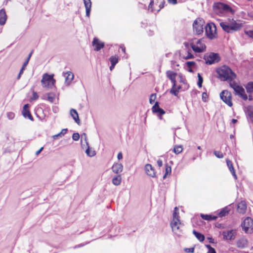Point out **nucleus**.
Instances as JSON below:
<instances>
[{"mask_svg": "<svg viewBox=\"0 0 253 253\" xmlns=\"http://www.w3.org/2000/svg\"><path fill=\"white\" fill-rule=\"evenodd\" d=\"M216 72L222 81H232L236 78V74L227 66H222L217 69Z\"/></svg>", "mask_w": 253, "mask_h": 253, "instance_id": "f257e3e1", "label": "nucleus"}, {"mask_svg": "<svg viewBox=\"0 0 253 253\" xmlns=\"http://www.w3.org/2000/svg\"><path fill=\"white\" fill-rule=\"evenodd\" d=\"M220 26L224 31L232 33L239 30L242 24L237 23L233 19H228L227 21L221 22Z\"/></svg>", "mask_w": 253, "mask_h": 253, "instance_id": "f03ea898", "label": "nucleus"}, {"mask_svg": "<svg viewBox=\"0 0 253 253\" xmlns=\"http://www.w3.org/2000/svg\"><path fill=\"white\" fill-rule=\"evenodd\" d=\"M213 9L214 12L219 15H223L227 13H234L233 10L228 5L220 2L214 3Z\"/></svg>", "mask_w": 253, "mask_h": 253, "instance_id": "7ed1b4c3", "label": "nucleus"}, {"mask_svg": "<svg viewBox=\"0 0 253 253\" xmlns=\"http://www.w3.org/2000/svg\"><path fill=\"white\" fill-rule=\"evenodd\" d=\"M178 214V209L177 207H175L173 213V219L171 221L170 226L172 231L175 234H178L180 228L182 226Z\"/></svg>", "mask_w": 253, "mask_h": 253, "instance_id": "20e7f679", "label": "nucleus"}, {"mask_svg": "<svg viewBox=\"0 0 253 253\" xmlns=\"http://www.w3.org/2000/svg\"><path fill=\"white\" fill-rule=\"evenodd\" d=\"M190 47L194 52L197 53H201L204 51L206 48L202 39L198 40L196 39H193L190 42Z\"/></svg>", "mask_w": 253, "mask_h": 253, "instance_id": "39448f33", "label": "nucleus"}, {"mask_svg": "<svg viewBox=\"0 0 253 253\" xmlns=\"http://www.w3.org/2000/svg\"><path fill=\"white\" fill-rule=\"evenodd\" d=\"M229 84L230 87L235 92L236 94L239 95L244 100H246L248 99V96L245 93V90L241 86H240L234 81H231Z\"/></svg>", "mask_w": 253, "mask_h": 253, "instance_id": "423d86ee", "label": "nucleus"}, {"mask_svg": "<svg viewBox=\"0 0 253 253\" xmlns=\"http://www.w3.org/2000/svg\"><path fill=\"white\" fill-rule=\"evenodd\" d=\"M55 82V81L53 79V76L48 75L47 74H44L41 80L42 86L47 89L52 88L54 87Z\"/></svg>", "mask_w": 253, "mask_h": 253, "instance_id": "0eeeda50", "label": "nucleus"}, {"mask_svg": "<svg viewBox=\"0 0 253 253\" xmlns=\"http://www.w3.org/2000/svg\"><path fill=\"white\" fill-rule=\"evenodd\" d=\"M203 59L205 60L206 64L208 65L216 63L220 60L219 54L214 52L205 54Z\"/></svg>", "mask_w": 253, "mask_h": 253, "instance_id": "6e6552de", "label": "nucleus"}, {"mask_svg": "<svg viewBox=\"0 0 253 253\" xmlns=\"http://www.w3.org/2000/svg\"><path fill=\"white\" fill-rule=\"evenodd\" d=\"M205 32L207 37L211 39L216 38L217 35L216 27L213 23H209L205 27Z\"/></svg>", "mask_w": 253, "mask_h": 253, "instance_id": "1a4fd4ad", "label": "nucleus"}, {"mask_svg": "<svg viewBox=\"0 0 253 253\" xmlns=\"http://www.w3.org/2000/svg\"><path fill=\"white\" fill-rule=\"evenodd\" d=\"M243 230L246 233H251L253 232V220L250 217H246L242 224Z\"/></svg>", "mask_w": 253, "mask_h": 253, "instance_id": "9d476101", "label": "nucleus"}, {"mask_svg": "<svg viewBox=\"0 0 253 253\" xmlns=\"http://www.w3.org/2000/svg\"><path fill=\"white\" fill-rule=\"evenodd\" d=\"M220 97L228 106L231 107L232 106L233 104L231 101L232 95L230 91L227 90L222 91L220 93Z\"/></svg>", "mask_w": 253, "mask_h": 253, "instance_id": "9b49d317", "label": "nucleus"}, {"mask_svg": "<svg viewBox=\"0 0 253 253\" xmlns=\"http://www.w3.org/2000/svg\"><path fill=\"white\" fill-rule=\"evenodd\" d=\"M223 239L227 240H234L237 235V231L235 229L226 230L222 233Z\"/></svg>", "mask_w": 253, "mask_h": 253, "instance_id": "f8f14e48", "label": "nucleus"}, {"mask_svg": "<svg viewBox=\"0 0 253 253\" xmlns=\"http://www.w3.org/2000/svg\"><path fill=\"white\" fill-rule=\"evenodd\" d=\"M203 21L201 20L196 19L193 24L194 31L197 34L200 35L203 32Z\"/></svg>", "mask_w": 253, "mask_h": 253, "instance_id": "ddd939ff", "label": "nucleus"}, {"mask_svg": "<svg viewBox=\"0 0 253 253\" xmlns=\"http://www.w3.org/2000/svg\"><path fill=\"white\" fill-rule=\"evenodd\" d=\"M152 111L154 113H157L158 116L161 119V116L165 114V111L159 107V104L158 101L155 103L154 105L152 108Z\"/></svg>", "mask_w": 253, "mask_h": 253, "instance_id": "4468645a", "label": "nucleus"}, {"mask_svg": "<svg viewBox=\"0 0 253 253\" xmlns=\"http://www.w3.org/2000/svg\"><path fill=\"white\" fill-rule=\"evenodd\" d=\"M92 45L95 46V50L99 51L104 46V43L100 42L97 38H94L92 41Z\"/></svg>", "mask_w": 253, "mask_h": 253, "instance_id": "2eb2a0df", "label": "nucleus"}, {"mask_svg": "<svg viewBox=\"0 0 253 253\" xmlns=\"http://www.w3.org/2000/svg\"><path fill=\"white\" fill-rule=\"evenodd\" d=\"M29 105L28 104L24 105L22 110V115L25 118H28L31 121H33L34 119L29 110Z\"/></svg>", "mask_w": 253, "mask_h": 253, "instance_id": "dca6fc26", "label": "nucleus"}, {"mask_svg": "<svg viewBox=\"0 0 253 253\" xmlns=\"http://www.w3.org/2000/svg\"><path fill=\"white\" fill-rule=\"evenodd\" d=\"M63 75L65 79V84L67 85H69L74 79V74L72 72L68 71L67 72L63 73Z\"/></svg>", "mask_w": 253, "mask_h": 253, "instance_id": "f3484780", "label": "nucleus"}, {"mask_svg": "<svg viewBox=\"0 0 253 253\" xmlns=\"http://www.w3.org/2000/svg\"><path fill=\"white\" fill-rule=\"evenodd\" d=\"M145 170L146 174L152 177H154L156 176L154 169L150 164H146L145 166Z\"/></svg>", "mask_w": 253, "mask_h": 253, "instance_id": "a211bd4d", "label": "nucleus"}, {"mask_svg": "<svg viewBox=\"0 0 253 253\" xmlns=\"http://www.w3.org/2000/svg\"><path fill=\"white\" fill-rule=\"evenodd\" d=\"M167 77L171 81L173 86H176V76L177 74L171 71H168L166 72Z\"/></svg>", "mask_w": 253, "mask_h": 253, "instance_id": "6ab92c4d", "label": "nucleus"}, {"mask_svg": "<svg viewBox=\"0 0 253 253\" xmlns=\"http://www.w3.org/2000/svg\"><path fill=\"white\" fill-rule=\"evenodd\" d=\"M247 210V205L245 201H241L238 204L237 206V211L240 213H245Z\"/></svg>", "mask_w": 253, "mask_h": 253, "instance_id": "aec40b11", "label": "nucleus"}, {"mask_svg": "<svg viewBox=\"0 0 253 253\" xmlns=\"http://www.w3.org/2000/svg\"><path fill=\"white\" fill-rule=\"evenodd\" d=\"M123 165L122 164L119 163H115L112 167V171L114 173H117V174L121 172L123 170Z\"/></svg>", "mask_w": 253, "mask_h": 253, "instance_id": "412c9836", "label": "nucleus"}, {"mask_svg": "<svg viewBox=\"0 0 253 253\" xmlns=\"http://www.w3.org/2000/svg\"><path fill=\"white\" fill-rule=\"evenodd\" d=\"M84 6L85 8L86 16L89 17L90 16L91 7V1L90 0H83Z\"/></svg>", "mask_w": 253, "mask_h": 253, "instance_id": "4be33fe9", "label": "nucleus"}, {"mask_svg": "<svg viewBox=\"0 0 253 253\" xmlns=\"http://www.w3.org/2000/svg\"><path fill=\"white\" fill-rule=\"evenodd\" d=\"M236 245L239 248H244L248 245L247 240L244 238H241L237 241Z\"/></svg>", "mask_w": 253, "mask_h": 253, "instance_id": "5701e85b", "label": "nucleus"}, {"mask_svg": "<svg viewBox=\"0 0 253 253\" xmlns=\"http://www.w3.org/2000/svg\"><path fill=\"white\" fill-rule=\"evenodd\" d=\"M7 19V16L5 11L4 9L0 10V25H3L5 24Z\"/></svg>", "mask_w": 253, "mask_h": 253, "instance_id": "b1692460", "label": "nucleus"}, {"mask_svg": "<svg viewBox=\"0 0 253 253\" xmlns=\"http://www.w3.org/2000/svg\"><path fill=\"white\" fill-rule=\"evenodd\" d=\"M70 115L72 117L74 120L78 124H80V119L79 115L77 111L74 109H71L70 110Z\"/></svg>", "mask_w": 253, "mask_h": 253, "instance_id": "393cba45", "label": "nucleus"}, {"mask_svg": "<svg viewBox=\"0 0 253 253\" xmlns=\"http://www.w3.org/2000/svg\"><path fill=\"white\" fill-rule=\"evenodd\" d=\"M227 165L228 167V169L230 171L231 173H232V175L234 176L235 179H237V177L235 173V169L233 168V164L231 161H230L229 160H226Z\"/></svg>", "mask_w": 253, "mask_h": 253, "instance_id": "a878e982", "label": "nucleus"}, {"mask_svg": "<svg viewBox=\"0 0 253 253\" xmlns=\"http://www.w3.org/2000/svg\"><path fill=\"white\" fill-rule=\"evenodd\" d=\"M67 131H68L67 128L62 129L61 130V131H60V132L52 136L53 139H57L59 137H62L63 136H64L67 133Z\"/></svg>", "mask_w": 253, "mask_h": 253, "instance_id": "bb28decb", "label": "nucleus"}, {"mask_svg": "<svg viewBox=\"0 0 253 253\" xmlns=\"http://www.w3.org/2000/svg\"><path fill=\"white\" fill-rule=\"evenodd\" d=\"M122 177L120 175H117L112 179V183L114 185L118 186L121 182Z\"/></svg>", "mask_w": 253, "mask_h": 253, "instance_id": "cd10ccee", "label": "nucleus"}, {"mask_svg": "<svg viewBox=\"0 0 253 253\" xmlns=\"http://www.w3.org/2000/svg\"><path fill=\"white\" fill-rule=\"evenodd\" d=\"M193 233L200 242H203L205 240V236L203 234L196 231L195 230L193 231Z\"/></svg>", "mask_w": 253, "mask_h": 253, "instance_id": "c85d7f7f", "label": "nucleus"}, {"mask_svg": "<svg viewBox=\"0 0 253 253\" xmlns=\"http://www.w3.org/2000/svg\"><path fill=\"white\" fill-rule=\"evenodd\" d=\"M245 87L248 93H253V82L248 83Z\"/></svg>", "mask_w": 253, "mask_h": 253, "instance_id": "c756f323", "label": "nucleus"}, {"mask_svg": "<svg viewBox=\"0 0 253 253\" xmlns=\"http://www.w3.org/2000/svg\"><path fill=\"white\" fill-rule=\"evenodd\" d=\"M229 211V210L227 207H225L223 208L219 212L218 215L220 217H223L225 216L228 213Z\"/></svg>", "mask_w": 253, "mask_h": 253, "instance_id": "7c9ffc66", "label": "nucleus"}, {"mask_svg": "<svg viewBox=\"0 0 253 253\" xmlns=\"http://www.w3.org/2000/svg\"><path fill=\"white\" fill-rule=\"evenodd\" d=\"M175 86H173V84H172V88L170 90V93L174 96H177L180 87L178 86L177 88H176Z\"/></svg>", "mask_w": 253, "mask_h": 253, "instance_id": "2f4dec72", "label": "nucleus"}, {"mask_svg": "<svg viewBox=\"0 0 253 253\" xmlns=\"http://www.w3.org/2000/svg\"><path fill=\"white\" fill-rule=\"evenodd\" d=\"M165 3V0H157L156 5H158L159 7V9H157L158 12L162 8H163L164 7Z\"/></svg>", "mask_w": 253, "mask_h": 253, "instance_id": "473e14b6", "label": "nucleus"}, {"mask_svg": "<svg viewBox=\"0 0 253 253\" xmlns=\"http://www.w3.org/2000/svg\"><path fill=\"white\" fill-rule=\"evenodd\" d=\"M111 64L116 65L119 61L118 56L117 55L112 56L109 58Z\"/></svg>", "mask_w": 253, "mask_h": 253, "instance_id": "72a5a7b5", "label": "nucleus"}, {"mask_svg": "<svg viewBox=\"0 0 253 253\" xmlns=\"http://www.w3.org/2000/svg\"><path fill=\"white\" fill-rule=\"evenodd\" d=\"M171 171V168L170 166H169L167 164L165 165V173L163 176V179L166 178L168 174H169Z\"/></svg>", "mask_w": 253, "mask_h": 253, "instance_id": "f704fd0d", "label": "nucleus"}, {"mask_svg": "<svg viewBox=\"0 0 253 253\" xmlns=\"http://www.w3.org/2000/svg\"><path fill=\"white\" fill-rule=\"evenodd\" d=\"M87 148L85 150V153L87 154V156L89 157H93L95 155V152L93 150H90V148L89 146V144H88V145H87Z\"/></svg>", "mask_w": 253, "mask_h": 253, "instance_id": "c9c22d12", "label": "nucleus"}, {"mask_svg": "<svg viewBox=\"0 0 253 253\" xmlns=\"http://www.w3.org/2000/svg\"><path fill=\"white\" fill-rule=\"evenodd\" d=\"M47 100L51 103H53L55 100V94L53 93H48Z\"/></svg>", "mask_w": 253, "mask_h": 253, "instance_id": "e433bc0d", "label": "nucleus"}, {"mask_svg": "<svg viewBox=\"0 0 253 253\" xmlns=\"http://www.w3.org/2000/svg\"><path fill=\"white\" fill-rule=\"evenodd\" d=\"M32 53H33V51H31L30 54H29L28 57L27 58L26 60H25V61L24 62L23 64V66L21 68V69H23V70H25V67H26V66L27 65V64H28L29 63V61L30 60V59L32 55Z\"/></svg>", "mask_w": 253, "mask_h": 253, "instance_id": "4c0bfd02", "label": "nucleus"}, {"mask_svg": "<svg viewBox=\"0 0 253 253\" xmlns=\"http://www.w3.org/2000/svg\"><path fill=\"white\" fill-rule=\"evenodd\" d=\"M183 148L182 146L178 145V146H175L174 147L173 151L175 154H178L180 153L182 151Z\"/></svg>", "mask_w": 253, "mask_h": 253, "instance_id": "58836bf2", "label": "nucleus"}, {"mask_svg": "<svg viewBox=\"0 0 253 253\" xmlns=\"http://www.w3.org/2000/svg\"><path fill=\"white\" fill-rule=\"evenodd\" d=\"M83 141H84V143L86 144V145H88V142L87 141V136H86V134L85 133H84L81 135V144H82V147L83 146Z\"/></svg>", "mask_w": 253, "mask_h": 253, "instance_id": "ea45409f", "label": "nucleus"}, {"mask_svg": "<svg viewBox=\"0 0 253 253\" xmlns=\"http://www.w3.org/2000/svg\"><path fill=\"white\" fill-rule=\"evenodd\" d=\"M198 81L197 83V84L199 87H201L202 86V83L203 82V79L202 77L200 75L199 73L198 74Z\"/></svg>", "mask_w": 253, "mask_h": 253, "instance_id": "a19ab883", "label": "nucleus"}, {"mask_svg": "<svg viewBox=\"0 0 253 253\" xmlns=\"http://www.w3.org/2000/svg\"><path fill=\"white\" fill-rule=\"evenodd\" d=\"M201 217L202 219L208 221H211V215L210 214H201Z\"/></svg>", "mask_w": 253, "mask_h": 253, "instance_id": "79ce46f5", "label": "nucleus"}, {"mask_svg": "<svg viewBox=\"0 0 253 253\" xmlns=\"http://www.w3.org/2000/svg\"><path fill=\"white\" fill-rule=\"evenodd\" d=\"M156 98V93H153L152 94L149 98V102L150 104H153Z\"/></svg>", "mask_w": 253, "mask_h": 253, "instance_id": "37998d69", "label": "nucleus"}, {"mask_svg": "<svg viewBox=\"0 0 253 253\" xmlns=\"http://www.w3.org/2000/svg\"><path fill=\"white\" fill-rule=\"evenodd\" d=\"M213 153H214V155L218 158H222L224 156L222 153H221L219 151H214Z\"/></svg>", "mask_w": 253, "mask_h": 253, "instance_id": "c03bdc74", "label": "nucleus"}, {"mask_svg": "<svg viewBox=\"0 0 253 253\" xmlns=\"http://www.w3.org/2000/svg\"><path fill=\"white\" fill-rule=\"evenodd\" d=\"M14 117H15V114L13 112H8L7 113V117L8 118V119L9 120H11L13 119Z\"/></svg>", "mask_w": 253, "mask_h": 253, "instance_id": "a18cd8bd", "label": "nucleus"}, {"mask_svg": "<svg viewBox=\"0 0 253 253\" xmlns=\"http://www.w3.org/2000/svg\"><path fill=\"white\" fill-rule=\"evenodd\" d=\"M72 138L74 141H78L80 138L79 133H74L72 135Z\"/></svg>", "mask_w": 253, "mask_h": 253, "instance_id": "49530a36", "label": "nucleus"}, {"mask_svg": "<svg viewBox=\"0 0 253 253\" xmlns=\"http://www.w3.org/2000/svg\"><path fill=\"white\" fill-rule=\"evenodd\" d=\"M207 247L209 249L208 252L207 253H216L215 250L212 248L211 245H207Z\"/></svg>", "mask_w": 253, "mask_h": 253, "instance_id": "de8ad7c7", "label": "nucleus"}, {"mask_svg": "<svg viewBox=\"0 0 253 253\" xmlns=\"http://www.w3.org/2000/svg\"><path fill=\"white\" fill-rule=\"evenodd\" d=\"M184 58L185 59H193L194 58V55L190 52V50H189L187 52V55Z\"/></svg>", "mask_w": 253, "mask_h": 253, "instance_id": "09e8293b", "label": "nucleus"}, {"mask_svg": "<svg viewBox=\"0 0 253 253\" xmlns=\"http://www.w3.org/2000/svg\"><path fill=\"white\" fill-rule=\"evenodd\" d=\"M38 98H39V95H38L37 92H35V91H33V95H32V97H31V100H36L37 99H38Z\"/></svg>", "mask_w": 253, "mask_h": 253, "instance_id": "8fccbe9b", "label": "nucleus"}, {"mask_svg": "<svg viewBox=\"0 0 253 253\" xmlns=\"http://www.w3.org/2000/svg\"><path fill=\"white\" fill-rule=\"evenodd\" d=\"M184 251L187 253H193L194 252V248H185Z\"/></svg>", "mask_w": 253, "mask_h": 253, "instance_id": "3c124183", "label": "nucleus"}, {"mask_svg": "<svg viewBox=\"0 0 253 253\" xmlns=\"http://www.w3.org/2000/svg\"><path fill=\"white\" fill-rule=\"evenodd\" d=\"M154 0H151L148 6V9H151L152 12L155 11V9L152 7V6L154 5Z\"/></svg>", "mask_w": 253, "mask_h": 253, "instance_id": "603ef678", "label": "nucleus"}, {"mask_svg": "<svg viewBox=\"0 0 253 253\" xmlns=\"http://www.w3.org/2000/svg\"><path fill=\"white\" fill-rule=\"evenodd\" d=\"M245 33L247 35L251 38H253V30H248L245 31Z\"/></svg>", "mask_w": 253, "mask_h": 253, "instance_id": "864d4df0", "label": "nucleus"}, {"mask_svg": "<svg viewBox=\"0 0 253 253\" xmlns=\"http://www.w3.org/2000/svg\"><path fill=\"white\" fill-rule=\"evenodd\" d=\"M187 67L189 68H191L193 66H194V65H195V62H194V61H188L186 63Z\"/></svg>", "mask_w": 253, "mask_h": 253, "instance_id": "5fc2aeb1", "label": "nucleus"}, {"mask_svg": "<svg viewBox=\"0 0 253 253\" xmlns=\"http://www.w3.org/2000/svg\"><path fill=\"white\" fill-rule=\"evenodd\" d=\"M248 115L251 121L253 123V111H249Z\"/></svg>", "mask_w": 253, "mask_h": 253, "instance_id": "6e6d98bb", "label": "nucleus"}, {"mask_svg": "<svg viewBox=\"0 0 253 253\" xmlns=\"http://www.w3.org/2000/svg\"><path fill=\"white\" fill-rule=\"evenodd\" d=\"M208 98V95L206 92H204L202 93V100L204 102L207 101V99Z\"/></svg>", "mask_w": 253, "mask_h": 253, "instance_id": "4d7b16f0", "label": "nucleus"}, {"mask_svg": "<svg viewBox=\"0 0 253 253\" xmlns=\"http://www.w3.org/2000/svg\"><path fill=\"white\" fill-rule=\"evenodd\" d=\"M89 243V242H86L85 243H82V244H79L78 245H76L75 246L74 248V249H76L77 248H81V247H84V245H87V244H88Z\"/></svg>", "mask_w": 253, "mask_h": 253, "instance_id": "13d9d810", "label": "nucleus"}, {"mask_svg": "<svg viewBox=\"0 0 253 253\" xmlns=\"http://www.w3.org/2000/svg\"><path fill=\"white\" fill-rule=\"evenodd\" d=\"M168 2L170 4H176L178 3L177 0H168Z\"/></svg>", "mask_w": 253, "mask_h": 253, "instance_id": "bf43d9fd", "label": "nucleus"}, {"mask_svg": "<svg viewBox=\"0 0 253 253\" xmlns=\"http://www.w3.org/2000/svg\"><path fill=\"white\" fill-rule=\"evenodd\" d=\"M23 72H24V70H23V69H21L17 77V80H19L21 78V76L22 75V74L23 73Z\"/></svg>", "mask_w": 253, "mask_h": 253, "instance_id": "052dcab7", "label": "nucleus"}, {"mask_svg": "<svg viewBox=\"0 0 253 253\" xmlns=\"http://www.w3.org/2000/svg\"><path fill=\"white\" fill-rule=\"evenodd\" d=\"M157 163L159 167H161L163 166V161L161 159L158 160Z\"/></svg>", "mask_w": 253, "mask_h": 253, "instance_id": "680f3d73", "label": "nucleus"}, {"mask_svg": "<svg viewBox=\"0 0 253 253\" xmlns=\"http://www.w3.org/2000/svg\"><path fill=\"white\" fill-rule=\"evenodd\" d=\"M117 158L118 160H121L123 158V154L122 152H119L118 154Z\"/></svg>", "mask_w": 253, "mask_h": 253, "instance_id": "e2e57ef3", "label": "nucleus"}, {"mask_svg": "<svg viewBox=\"0 0 253 253\" xmlns=\"http://www.w3.org/2000/svg\"><path fill=\"white\" fill-rule=\"evenodd\" d=\"M43 147H41L38 151H37L36 152V154H35L36 155L38 156L41 152V151L43 150Z\"/></svg>", "mask_w": 253, "mask_h": 253, "instance_id": "0e129e2a", "label": "nucleus"}, {"mask_svg": "<svg viewBox=\"0 0 253 253\" xmlns=\"http://www.w3.org/2000/svg\"><path fill=\"white\" fill-rule=\"evenodd\" d=\"M184 45L186 48H188L190 46V43L185 42Z\"/></svg>", "mask_w": 253, "mask_h": 253, "instance_id": "69168bd1", "label": "nucleus"}, {"mask_svg": "<svg viewBox=\"0 0 253 253\" xmlns=\"http://www.w3.org/2000/svg\"><path fill=\"white\" fill-rule=\"evenodd\" d=\"M115 66V65L111 64V65L110 67V70L111 71H112L114 69Z\"/></svg>", "mask_w": 253, "mask_h": 253, "instance_id": "338daca9", "label": "nucleus"}, {"mask_svg": "<svg viewBox=\"0 0 253 253\" xmlns=\"http://www.w3.org/2000/svg\"><path fill=\"white\" fill-rule=\"evenodd\" d=\"M121 48H122L123 52H125L126 48H125V46L124 45H121Z\"/></svg>", "mask_w": 253, "mask_h": 253, "instance_id": "774afa93", "label": "nucleus"}]
</instances>
